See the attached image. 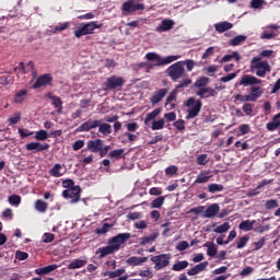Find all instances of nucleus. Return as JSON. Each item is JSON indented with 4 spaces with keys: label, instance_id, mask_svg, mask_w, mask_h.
<instances>
[{
    "label": "nucleus",
    "instance_id": "44",
    "mask_svg": "<svg viewBox=\"0 0 280 280\" xmlns=\"http://www.w3.org/2000/svg\"><path fill=\"white\" fill-rule=\"evenodd\" d=\"M178 59H180V56H176V55L168 56L164 59L162 57L160 67H164V65H172V62H176V60H178Z\"/></svg>",
    "mask_w": 280,
    "mask_h": 280
},
{
    "label": "nucleus",
    "instance_id": "6",
    "mask_svg": "<svg viewBox=\"0 0 280 280\" xmlns=\"http://www.w3.org/2000/svg\"><path fill=\"white\" fill-rule=\"evenodd\" d=\"M141 10H145V4L139 3L136 0H127L121 5L122 14H132V13L139 12Z\"/></svg>",
    "mask_w": 280,
    "mask_h": 280
},
{
    "label": "nucleus",
    "instance_id": "41",
    "mask_svg": "<svg viewBox=\"0 0 280 280\" xmlns=\"http://www.w3.org/2000/svg\"><path fill=\"white\" fill-rule=\"evenodd\" d=\"M98 132H101V135H110L113 132V126L108 122H101L98 126Z\"/></svg>",
    "mask_w": 280,
    "mask_h": 280
},
{
    "label": "nucleus",
    "instance_id": "16",
    "mask_svg": "<svg viewBox=\"0 0 280 280\" xmlns=\"http://www.w3.org/2000/svg\"><path fill=\"white\" fill-rule=\"evenodd\" d=\"M51 80H54V77H51V74H43L35 81V83L33 84V89H40V86H47V84H50Z\"/></svg>",
    "mask_w": 280,
    "mask_h": 280
},
{
    "label": "nucleus",
    "instance_id": "12",
    "mask_svg": "<svg viewBox=\"0 0 280 280\" xmlns=\"http://www.w3.org/2000/svg\"><path fill=\"white\" fill-rule=\"evenodd\" d=\"M170 93L168 88L160 89L153 93V95L150 97V102L153 106H156V104H160V102H163V98L165 95Z\"/></svg>",
    "mask_w": 280,
    "mask_h": 280
},
{
    "label": "nucleus",
    "instance_id": "28",
    "mask_svg": "<svg viewBox=\"0 0 280 280\" xmlns=\"http://www.w3.org/2000/svg\"><path fill=\"white\" fill-rule=\"evenodd\" d=\"M50 176L54 178H60V176H65V172H62V164L57 163L49 171Z\"/></svg>",
    "mask_w": 280,
    "mask_h": 280
},
{
    "label": "nucleus",
    "instance_id": "46",
    "mask_svg": "<svg viewBox=\"0 0 280 280\" xmlns=\"http://www.w3.org/2000/svg\"><path fill=\"white\" fill-rule=\"evenodd\" d=\"M234 97L236 102H255L254 95L250 94H237Z\"/></svg>",
    "mask_w": 280,
    "mask_h": 280
},
{
    "label": "nucleus",
    "instance_id": "34",
    "mask_svg": "<svg viewBox=\"0 0 280 280\" xmlns=\"http://www.w3.org/2000/svg\"><path fill=\"white\" fill-rule=\"evenodd\" d=\"M159 237V232H154L153 234H150L149 236H143L140 238V246H145L147 244H152V242H155V240Z\"/></svg>",
    "mask_w": 280,
    "mask_h": 280
},
{
    "label": "nucleus",
    "instance_id": "58",
    "mask_svg": "<svg viewBox=\"0 0 280 280\" xmlns=\"http://www.w3.org/2000/svg\"><path fill=\"white\" fill-rule=\"evenodd\" d=\"M260 38L262 40H272V38H277V33L265 31L261 33Z\"/></svg>",
    "mask_w": 280,
    "mask_h": 280
},
{
    "label": "nucleus",
    "instance_id": "17",
    "mask_svg": "<svg viewBox=\"0 0 280 280\" xmlns=\"http://www.w3.org/2000/svg\"><path fill=\"white\" fill-rule=\"evenodd\" d=\"M208 266H209V261L200 262V264L196 265L195 267H192L191 269H189L187 271V275H188V277H196V275H200V272H205V270H207Z\"/></svg>",
    "mask_w": 280,
    "mask_h": 280
},
{
    "label": "nucleus",
    "instance_id": "25",
    "mask_svg": "<svg viewBox=\"0 0 280 280\" xmlns=\"http://www.w3.org/2000/svg\"><path fill=\"white\" fill-rule=\"evenodd\" d=\"M209 180H211V174L209 172H201L194 182V185H202L209 183Z\"/></svg>",
    "mask_w": 280,
    "mask_h": 280
},
{
    "label": "nucleus",
    "instance_id": "27",
    "mask_svg": "<svg viewBox=\"0 0 280 280\" xmlns=\"http://www.w3.org/2000/svg\"><path fill=\"white\" fill-rule=\"evenodd\" d=\"M145 261H148V257L131 256L127 259L128 266H141V264H145Z\"/></svg>",
    "mask_w": 280,
    "mask_h": 280
},
{
    "label": "nucleus",
    "instance_id": "18",
    "mask_svg": "<svg viewBox=\"0 0 280 280\" xmlns=\"http://www.w3.org/2000/svg\"><path fill=\"white\" fill-rule=\"evenodd\" d=\"M196 95L201 97V100H207V97H215L218 92L212 88H201L197 91Z\"/></svg>",
    "mask_w": 280,
    "mask_h": 280
},
{
    "label": "nucleus",
    "instance_id": "22",
    "mask_svg": "<svg viewBox=\"0 0 280 280\" xmlns=\"http://www.w3.org/2000/svg\"><path fill=\"white\" fill-rule=\"evenodd\" d=\"M214 30L218 34H224V32H229V30H233V23L231 22H220L214 24Z\"/></svg>",
    "mask_w": 280,
    "mask_h": 280
},
{
    "label": "nucleus",
    "instance_id": "54",
    "mask_svg": "<svg viewBox=\"0 0 280 280\" xmlns=\"http://www.w3.org/2000/svg\"><path fill=\"white\" fill-rule=\"evenodd\" d=\"M250 240V236L245 235L242 236L238 242L236 243V248L242 249L246 246V244H248V241Z\"/></svg>",
    "mask_w": 280,
    "mask_h": 280
},
{
    "label": "nucleus",
    "instance_id": "32",
    "mask_svg": "<svg viewBox=\"0 0 280 280\" xmlns=\"http://www.w3.org/2000/svg\"><path fill=\"white\" fill-rule=\"evenodd\" d=\"M231 60H235V62H240L242 60V55L237 51H233L231 55H225L222 57L220 62H231Z\"/></svg>",
    "mask_w": 280,
    "mask_h": 280
},
{
    "label": "nucleus",
    "instance_id": "23",
    "mask_svg": "<svg viewBox=\"0 0 280 280\" xmlns=\"http://www.w3.org/2000/svg\"><path fill=\"white\" fill-rule=\"evenodd\" d=\"M174 27L173 20H163L160 25L155 28V32H170Z\"/></svg>",
    "mask_w": 280,
    "mask_h": 280
},
{
    "label": "nucleus",
    "instance_id": "2",
    "mask_svg": "<svg viewBox=\"0 0 280 280\" xmlns=\"http://www.w3.org/2000/svg\"><path fill=\"white\" fill-rule=\"evenodd\" d=\"M103 24L93 21L83 23L81 27L74 31L75 38H82V36H89V34H94L95 30H102Z\"/></svg>",
    "mask_w": 280,
    "mask_h": 280
},
{
    "label": "nucleus",
    "instance_id": "61",
    "mask_svg": "<svg viewBox=\"0 0 280 280\" xmlns=\"http://www.w3.org/2000/svg\"><path fill=\"white\" fill-rule=\"evenodd\" d=\"M166 176H175V174H178V166L171 165L165 168Z\"/></svg>",
    "mask_w": 280,
    "mask_h": 280
},
{
    "label": "nucleus",
    "instance_id": "1",
    "mask_svg": "<svg viewBox=\"0 0 280 280\" xmlns=\"http://www.w3.org/2000/svg\"><path fill=\"white\" fill-rule=\"evenodd\" d=\"M250 71H256L258 78H266V74L270 73L272 69L267 60H261L260 57H254L250 61Z\"/></svg>",
    "mask_w": 280,
    "mask_h": 280
},
{
    "label": "nucleus",
    "instance_id": "56",
    "mask_svg": "<svg viewBox=\"0 0 280 280\" xmlns=\"http://www.w3.org/2000/svg\"><path fill=\"white\" fill-rule=\"evenodd\" d=\"M229 229H231V224H229V222H224L214 229V233H226Z\"/></svg>",
    "mask_w": 280,
    "mask_h": 280
},
{
    "label": "nucleus",
    "instance_id": "8",
    "mask_svg": "<svg viewBox=\"0 0 280 280\" xmlns=\"http://www.w3.org/2000/svg\"><path fill=\"white\" fill-rule=\"evenodd\" d=\"M82 192V188L80 186H74L72 188H68L62 191V196L66 199H71L70 203L75 205V202H80V194Z\"/></svg>",
    "mask_w": 280,
    "mask_h": 280
},
{
    "label": "nucleus",
    "instance_id": "31",
    "mask_svg": "<svg viewBox=\"0 0 280 280\" xmlns=\"http://www.w3.org/2000/svg\"><path fill=\"white\" fill-rule=\"evenodd\" d=\"M35 209L39 213H47V209H49V205L47 203V201L43 199H37L35 201Z\"/></svg>",
    "mask_w": 280,
    "mask_h": 280
},
{
    "label": "nucleus",
    "instance_id": "51",
    "mask_svg": "<svg viewBox=\"0 0 280 280\" xmlns=\"http://www.w3.org/2000/svg\"><path fill=\"white\" fill-rule=\"evenodd\" d=\"M113 229V224L110 223H104L102 228H98L95 230L96 235H106V232Z\"/></svg>",
    "mask_w": 280,
    "mask_h": 280
},
{
    "label": "nucleus",
    "instance_id": "33",
    "mask_svg": "<svg viewBox=\"0 0 280 280\" xmlns=\"http://www.w3.org/2000/svg\"><path fill=\"white\" fill-rule=\"evenodd\" d=\"M246 35H238L235 36L234 38L230 39L229 45L231 47H238V45H244V43H246Z\"/></svg>",
    "mask_w": 280,
    "mask_h": 280
},
{
    "label": "nucleus",
    "instance_id": "40",
    "mask_svg": "<svg viewBox=\"0 0 280 280\" xmlns=\"http://www.w3.org/2000/svg\"><path fill=\"white\" fill-rule=\"evenodd\" d=\"M249 95H254L253 100L256 102V100H259V97H261V95H264V91L261 90L260 86L253 85L250 88V94Z\"/></svg>",
    "mask_w": 280,
    "mask_h": 280
},
{
    "label": "nucleus",
    "instance_id": "50",
    "mask_svg": "<svg viewBox=\"0 0 280 280\" xmlns=\"http://www.w3.org/2000/svg\"><path fill=\"white\" fill-rule=\"evenodd\" d=\"M49 133H47L46 130H39L35 133L36 141H46V139H49Z\"/></svg>",
    "mask_w": 280,
    "mask_h": 280
},
{
    "label": "nucleus",
    "instance_id": "38",
    "mask_svg": "<svg viewBox=\"0 0 280 280\" xmlns=\"http://www.w3.org/2000/svg\"><path fill=\"white\" fill-rule=\"evenodd\" d=\"M126 273V269L120 268L115 271H106L104 277H109V279H117V277H121V275Z\"/></svg>",
    "mask_w": 280,
    "mask_h": 280
},
{
    "label": "nucleus",
    "instance_id": "35",
    "mask_svg": "<svg viewBox=\"0 0 280 280\" xmlns=\"http://www.w3.org/2000/svg\"><path fill=\"white\" fill-rule=\"evenodd\" d=\"M255 220L250 221V220H245V221H242L240 224H238V229L241 231H245V232H248V231H253V226H255Z\"/></svg>",
    "mask_w": 280,
    "mask_h": 280
},
{
    "label": "nucleus",
    "instance_id": "24",
    "mask_svg": "<svg viewBox=\"0 0 280 280\" xmlns=\"http://www.w3.org/2000/svg\"><path fill=\"white\" fill-rule=\"evenodd\" d=\"M269 184H270V182H268L266 179L261 180L256 188H254L247 192V198H253L255 196H259V194H261V191H259L261 189V187H266V185H269Z\"/></svg>",
    "mask_w": 280,
    "mask_h": 280
},
{
    "label": "nucleus",
    "instance_id": "13",
    "mask_svg": "<svg viewBox=\"0 0 280 280\" xmlns=\"http://www.w3.org/2000/svg\"><path fill=\"white\" fill-rule=\"evenodd\" d=\"M130 237H131L130 233H119L109 240V244H113L114 246H118V249H119L121 248V244H126V242H128Z\"/></svg>",
    "mask_w": 280,
    "mask_h": 280
},
{
    "label": "nucleus",
    "instance_id": "53",
    "mask_svg": "<svg viewBox=\"0 0 280 280\" xmlns=\"http://www.w3.org/2000/svg\"><path fill=\"white\" fill-rule=\"evenodd\" d=\"M8 201L13 207H19V205H21V196H19V195H11V196H9Z\"/></svg>",
    "mask_w": 280,
    "mask_h": 280
},
{
    "label": "nucleus",
    "instance_id": "49",
    "mask_svg": "<svg viewBox=\"0 0 280 280\" xmlns=\"http://www.w3.org/2000/svg\"><path fill=\"white\" fill-rule=\"evenodd\" d=\"M13 83H14V77L10 74L0 77V84L2 86H8V84H13Z\"/></svg>",
    "mask_w": 280,
    "mask_h": 280
},
{
    "label": "nucleus",
    "instance_id": "9",
    "mask_svg": "<svg viewBox=\"0 0 280 280\" xmlns=\"http://www.w3.org/2000/svg\"><path fill=\"white\" fill-rule=\"evenodd\" d=\"M102 143H104V140L102 139H95V140H89L86 142V148L82 150V152H92L93 154H101L102 152Z\"/></svg>",
    "mask_w": 280,
    "mask_h": 280
},
{
    "label": "nucleus",
    "instance_id": "59",
    "mask_svg": "<svg viewBox=\"0 0 280 280\" xmlns=\"http://www.w3.org/2000/svg\"><path fill=\"white\" fill-rule=\"evenodd\" d=\"M189 84H191V79L187 78L184 79L183 81H180L176 86V91H179L180 89H187V86H189Z\"/></svg>",
    "mask_w": 280,
    "mask_h": 280
},
{
    "label": "nucleus",
    "instance_id": "37",
    "mask_svg": "<svg viewBox=\"0 0 280 280\" xmlns=\"http://www.w3.org/2000/svg\"><path fill=\"white\" fill-rule=\"evenodd\" d=\"M161 115V108H155L153 112L147 114V117L144 118V125L148 126L150 121H153V119H156Z\"/></svg>",
    "mask_w": 280,
    "mask_h": 280
},
{
    "label": "nucleus",
    "instance_id": "64",
    "mask_svg": "<svg viewBox=\"0 0 280 280\" xmlns=\"http://www.w3.org/2000/svg\"><path fill=\"white\" fill-rule=\"evenodd\" d=\"M70 23L65 22V23H59L58 25L55 26L56 32H65V30H69Z\"/></svg>",
    "mask_w": 280,
    "mask_h": 280
},
{
    "label": "nucleus",
    "instance_id": "62",
    "mask_svg": "<svg viewBox=\"0 0 280 280\" xmlns=\"http://www.w3.org/2000/svg\"><path fill=\"white\" fill-rule=\"evenodd\" d=\"M209 163V156L207 154H200L197 156V165H207Z\"/></svg>",
    "mask_w": 280,
    "mask_h": 280
},
{
    "label": "nucleus",
    "instance_id": "43",
    "mask_svg": "<svg viewBox=\"0 0 280 280\" xmlns=\"http://www.w3.org/2000/svg\"><path fill=\"white\" fill-rule=\"evenodd\" d=\"M165 205V197L160 196L151 202V209H161Z\"/></svg>",
    "mask_w": 280,
    "mask_h": 280
},
{
    "label": "nucleus",
    "instance_id": "48",
    "mask_svg": "<svg viewBox=\"0 0 280 280\" xmlns=\"http://www.w3.org/2000/svg\"><path fill=\"white\" fill-rule=\"evenodd\" d=\"M208 191L210 194H215L218 191H224V185H222V184H210L208 186Z\"/></svg>",
    "mask_w": 280,
    "mask_h": 280
},
{
    "label": "nucleus",
    "instance_id": "5",
    "mask_svg": "<svg viewBox=\"0 0 280 280\" xmlns=\"http://www.w3.org/2000/svg\"><path fill=\"white\" fill-rule=\"evenodd\" d=\"M126 84V79L118 75H112L103 83L104 91L120 90Z\"/></svg>",
    "mask_w": 280,
    "mask_h": 280
},
{
    "label": "nucleus",
    "instance_id": "39",
    "mask_svg": "<svg viewBox=\"0 0 280 280\" xmlns=\"http://www.w3.org/2000/svg\"><path fill=\"white\" fill-rule=\"evenodd\" d=\"M209 84V78L208 77H200L197 79V81L194 83L195 89H206V86Z\"/></svg>",
    "mask_w": 280,
    "mask_h": 280
},
{
    "label": "nucleus",
    "instance_id": "55",
    "mask_svg": "<svg viewBox=\"0 0 280 280\" xmlns=\"http://www.w3.org/2000/svg\"><path fill=\"white\" fill-rule=\"evenodd\" d=\"M280 126V120H275V118L272 119V121L267 124V130H269V132H275V130H277V128H279Z\"/></svg>",
    "mask_w": 280,
    "mask_h": 280
},
{
    "label": "nucleus",
    "instance_id": "52",
    "mask_svg": "<svg viewBox=\"0 0 280 280\" xmlns=\"http://www.w3.org/2000/svg\"><path fill=\"white\" fill-rule=\"evenodd\" d=\"M138 69H144L145 73H150L154 69V63L151 62H140L137 65Z\"/></svg>",
    "mask_w": 280,
    "mask_h": 280
},
{
    "label": "nucleus",
    "instance_id": "36",
    "mask_svg": "<svg viewBox=\"0 0 280 280\" xmlns=\"http://www.w3.org/2000/svg\"><path fill=\"white\" fill-rule=\"evenodd\" d=\"M84 266H86V260L74 259L68 265V268L69 270H78V268H84Z\"/></svg>",
    "mask_w": 280,
    "mask_h": 280
},
{
    "label": "nucleus",
    "instance_id": "26",
    "mask_svg": "<svg viewBox=\"0 0 280 280\" xmlns=\"http://www.w3.org/2000/svg\"><path fill=\"white\" fill-rule=\"evenodd\" d=\"M145 58L149 60V62H155L153 63V67H161V55L156 52H147Z\"/></svg>",
    "mask_w": 280,
    "mask_h": 280
},
{
    "label": "nucleus",
    "instance_id": "63",
    "mask_svg": "<svg viewBox=\"0 0 280 280\" xmlns=\"http://www.w3.org/2000/svg\"><path fill=\"white\" fill-rule=\"evenodd\" d=\"M184 63V67L186 66L187 71H194V68L196 67V61L192 59H187L182 61Z\"/></svg>",
    "mask_w": 280,
    "mask_h": 280
},
{
    "label": "nucleus",
    "instance_id": "47",
    "mask_svg": "<svg viewBox=\"0 0 280 280\" xmlns=\"http://www.w3.org/2000/svg\"><path fill=\"white\" fill-rule=\"evenodd\" d=\"M163 128H165V119L153 120L151 126L152 130H163Z\"/></svg>",
    "mask_w": 280,
    "mask_h": 280
},
{
    "label": "nucleus",
    "instance_id": "60",
    "mask_svg": "<svg viewBox=\"0 0 280 280\" xmlns=\"http://www.w3.org/2000/svg\"><path fill=\"white\" fill-rule=\"evenodd\" d=\"M265 207L268 210L277 209V207H279V201L277 199L267 200L266 203H265Z\"/></svg>",
    "mask_w": 280,
    "mask_h": 280
},
{
    "label": "nucleus",
    "instance_id": "45",
    "mask_svg": "<svg viewBox=\"0 0 280 280\" xmlns=\"http://www.w3.org/2000/svg\"><path fill=\"white\" fill-rule=\"evenodd\" d=\"M126 152V150L124 149H116L109 152L108 156L109 159H116L118 161V159H121L124 156V153Z\"/></svg>",
    "mask_w": 280,
    "mask_h": 280
},
{
    "label": "nucleus",
    "instance_id": "15",
    "mask_svg": "<svg viewBox=\"0 0 280 280\" xmlns=\"http://www.w3.org/2000/svg\"><path fill=\"white\" fill-rule=\"evenodd\" d=\"M240 86H255V84H261V79H257L250 74H245L238 82Z\"/></svg>",
    "mask_w": 280,
    "mask_h": 280
},
{
    "label": "nucleus",
    "instance_id": "57",
    "mask_svg": "<svg viewBox=\"0 0 280 280\" xmlns=\"http://www.w3.org/2000/svg\"><path fill=\"white\" fill-rule=\"evenodd\" d=\"M178 95V90H176V88L170 93V95L166 98V103L165 105L167 106V104H172V102H176V97Z\"/></svg>",
    "mask_w": 280,
    "mask_h": 280
},
{
    "label": "nucleus",
    "instance_id": "10",
    "mask_svg": "<svg viewBox=\"0 0 280 280\" xmlns=\"http://www.w3.org/2000/svg\"><path fill=\"white\" fill-rule=\"evenodd\" d=\"M100 124H102V120L89 119L85 122H83L81 126H79L75 129V132H89L90 130L98 128Z\"/></svg>",
    "mask_w": 280,
    "mask_h": 280
},
{
    "label": "nucleus",
    "instance_id": "3",
    "mask_svg": "<svg viewBox=\"0 0 280 280\" xmlns=\"http://www.w3.org/2000/svg\"><path fill=\"white\" fill-rule=\"evenodd\" d=\"M166 73L173 82H178L185 75V68L183 61H177L166 69Z\"/></svg>",
    "mask_w": 280,
    "mask_h": 280
},
{
    "label": "nucleus",
    "instance_id": "20",
    "mask_svg": "<svg viewBox=\"0 0 280 280\" xmlns=\"http://www.w3.org/2000/svg\"><path fill=\"white\" fill-rule=\"evenodd\" d=\"M47 97L51 101L54 108L57 109V114L62 115V98L52 94H48Z\"/></svg>",
    "mask_w": 280,
    "mask_h": 280
},
{
    "label": "nucleus",
    "instance_id": "14",
    "mask_svg": "<svg viewBox=\"0 0 280 280\" xmlns=\"http://www.w3.org/2000/svg\"><path fill=\"white\" fill-rule=\"evenodd\" d=\"M25 150L28 152H45V150H49V143H40V142H31L25 145Z\"/></svg>",
    "mask_w": 280,
    "mask_h": 280
},
{
    "label": "nucleus",
    "instance_id": "29",
    "mask_svg": "<svg viewBox=\"0 0 280 280\" xmlns=\"http://www.w3.org/2000/svg\"><path fill=\"white\" fill-rule=\"evenodd\" d=\"M186 268H189V261L178 260L173 265L172 270L174 272H183V270H185Z\"/></svg>",
    "mask_w": 280,
    "mask_h": 280
},
{
    "label": "nucleus",
    "instance_id": "11",
    "mask_svg": "<svg viewBox=\"0 0 280 280\" xmlns=\"http://www.w3.org/2000/svg\"><path fill=\"white\" fill-rule=\"evenodd\" d=\"M117 250H119V245H114L109 241L107 246L98 248L96 253L100 254V259H104V257L113 255L114 253H117Z\"/></svg>",
    "mask_w": 280,
    "mask_h": 280
},
{
    "label": "nucleus",
    "instance_id": "4",
    "mask_svg": "<svg viewBox=\"0 0 280 280\" xmlns=\"http://www.w3.org/2000/svg\"><path fill=\"white\" fill-rule=\"evenodd\" d=\"M186 106L188 108L186 119H195V117H198L200 114V110H202V101L189 97L186 102Z\"/></svg>",
    "mask_w": 280,
    "mask_h": 280
},
{
    "label": "nucleus",
    "instance_id": "19",
    "mask_svg": "<svg viewBox=\"0 0 280 280\" xmlns=\"http://www.w3.org/2000/svg\"><path fill=\"white\" fill-rule=\"evenodd\" d=\"M218 213H220V205L212 203L206 209V211L202 214V218H215Z\"/></svg>",
    "mask_w": 280,
    "mask_h": 280
},
{
    "label": "nucleus",
    "instance_id": "7",
    "mask_svg": "<svg viewBox=\"0 0 280 280\" xmlns=\"http://www.w3.org/2000/svg\"><path fill=\"white\" fill-rule=\"evenodd\" d=\"M170 259H172L170 254H161L151 257V261L155 264L154 270H163V268H167V266H170Z\"/></svg>",
    "mask_w": 280,
    "mask_h": 280
},
{
    "label": "nucleus",
    "instance_id": "30",
    "mask_svg": "<svg viewBox=\"0 0 280 280\" xmlns=\"http://www.w3.org/2000/svg\"><path fill=\"white\" fill-rule=\"evenodd\" d=\"M30 91L27 90H20L14 95V103L15 104H23L25 102V98L27 97V94Z\"/></svg>",
    "mask_w": 280,
    "mask_h": 280
},
{
    "label": "nucleus",
    "instance_id": "21",
    "mask_svg": "<svg viewBox=\"0 0 280 280\" xmlns=\"http://www.w3.org/2000/svg\"><path fill=\"white\" fill-rule=\"evenodd\" d=\"M21 71L24 75L30 73V71H34V63L33 61H28L26 65L25 62H20L18 67L14 68V72Z\"/></svg>",
    "mask_w": 280,
    "mask_h": 280
},
{
    "label": "nucleus",
    "instance_id": "42",
    "mask_svg": "<svg viewBox=\"0 0 280 280\" xmlns=\"http://www.w3.org/2000/svg\"><path fill=\"white\" fill-rule=\"evenodd\" d=\"M203 246H206L208 248V250H207L208 257H215V255H218V248L215 247V244L206 243Z\"/></svg>",
    "mask_w": 280,
    "mask_h": 280
}]
</instances>
